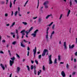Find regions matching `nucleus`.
Returning <instances> with one entry per match:
<instances>
[{
  "mask_svg": "<svg viewBox=\"0 0 77 77\" xmlns=\"http://www.w3.org/2000/svg\"><path fill=\"white\" fill-rule=\"evenodd\" d=\"M37 32H39V30L38 29H36L34 32V33L32 34V36H33V38H35V37H36V33Z\"/></svg>",
  "mask_w": 77,
  "mask_h": 77,
  "instance_id": "nucleus-1",
  "label": "nucleus"
},
{
  "mask_svg": "<svg viewBox=\"0 0 77 77\" xmlns=\"http://www.w3.org/2000/svg\"><path fill=\"white\" fill-rule=\"evenodd\" d=\"M49 64H52L53 63V61H52V60H51V55H50V56H49Z\"/></svg>",
  "mask_w": 77,
  "mask_h": 77,
  "instance_id": "nucleus-2",
  "label": "nucleus"
},
{
  "mask_svg": "<svg viewBox=\"0 0 77 77\" xmlns=\"http://www.w3.org/2000/svg\"><path fill=\"white\" fill-rule=\"evenodd\" d=\"M48 50L45 49L44 50V51H43V53L42 54V56H45V53L46 52H47L48 53Z\"/></svg>",
  "mask_w": 77,
  "mask_h": 77,
  "instance_id": "nucleus-3",
  "label": "nucleus"
},
{
  "mask_svg": "<svg viewBox=\"0 0 77 77\" xmlns=\"http://www.w3.org/2000/svg\"><path fill=\"white\" fill-rule=\"evenodd\" d=\"M34 52V57H35V54L36 53V47H35V48L33 50Z\"/></svg>",
  "mask_w": 77,
  "mask_h": 77,
  "instance_id": "nucleus-4",
  "label": "nucleus"
},
{
  "mask_svg": "<svg viewBox=\"0 0 77 77\" xmlns=\"http://www.w3.org/2000/svg\"><path fill=\"white\" fill-rule=\"evenodd\" d=\"M63 46H64V48L65 50H66L68 48L67 46H66V42H64Z\"/></svg>",
  "mask_w": 77,
  "mask_h": 77,
  "instance_id": "nucleus-5",
  "label": "nucleus"
},
{
  "mask_svg": "<svg viewBox=\"0 0 77 77\" xmlns=\"http://www.w3.org/2000/svg\"><path fill=\"white\" fill-rule=\"evenodd\" d=\"M61 74L63 77H64L66 76L65 73V72L63 71L61 72Z\"/></svg>",
  "mask_w": 77,
  "mask_h": 77,
  "instance_id": "nucleus-6",
  "label": "nucleus"
},
{
  "mask_svg": "<svg viewBox=\"0 0 77 77\" xmlns=\"http://www.w3.org/2000/svg\"><path fill=\"white\" fill-rule=\"evenodd\" d=\"M14 62V61H12L11 60H10V64L11 66H12V64H13Z\"/></svg>",
  "mask_w": 77,
  "mask_h": 77,
  "instance_id": "nucleus-7",
  "label": "nucleus"
},
{
  "mask_svg": "<svg viewBox=\"0 0 77 77\" xmlns=\"http://www.w3.org/2000/svg\"><path fill=\"white\" fill-rule=\"evenodd\" d=\"M74 47V45H72L71 46V45H69V48L71 49V48H73Z\"/></svg>",
  "mask_w": 77,
  "mask_h": 77,
  "instance_id": "nucleus-8",
  "label": "nucleus"
},
{
  "mask_svg": "<svg viewBox=\"0 0 77 77\" xmlns=\"http://www.w3.org/2000/svg\"><path fill=\"white\" fill-rule=\"evenodd\" d=\"M0 66H1L2 69H3V70H5V67H4V65H3L2 64H1Z\"/></svg>",
  "mask_w": 77,
  "mask_h": 77,
  "instance_id": "nucleus-9",
  "label": "nucleus"
},
{
  "mask_svg": "<svg viewBox=\"0 0 77 77\" xmlns=\"http://www.w3.org/2000/svg\"><path fill=\"white\" fill-rule=\"evenodd\" d=\"M48 4V1H47L44 2L43 5H47Z\"/></svg>",
  "mask_w": 77,
  "mask_h": 77,
  "instance_id": "nucleus-10",
  "label": "nucleus"
},
{
  "mask_svg": "<svg viewBox=\"0 0 77 77\" xmlns=\"http://www.w3.org/2000/svg\"><path fill=\"white\" fill-rule=\"evenodd\" d=\"M20 70V67H17V72L18 73L19 72Z\"/></svg>",
  "mask_w": 77,
  "mask_h": 77,
  "instance_id": "nucleus-11",
  "label": "nucleus"
},
{
  "mask_svg": "<svg viewBox=\"0 0 77 77\" xmlns=\"http://www.w3.org/2000/svg\"><path fill=\"white\" fill-rule=\"evenodd\" d=\"M51 16H52V14H51L50 15H48L45 18L46 19H48V18H49L50 17H51Z\"/></svg>",
  "mask_w": 77,
  "mask_h": 77,
  "instance_id": "nucleus-12",
  "label": "nucleus"
},
{
  "mask_svg": "<svg viewBox=\"0 0 77 77\" xmlns=\"http://www.w3.org/2000/svg\"><path fill=\"white\" fill-rule=\"evenodd\" d=\"M48 34H47L46 35V39L47 42L48 41Z\"/></svg>",
  "mask_w": 77,
  "mask_h": 77,
  "instance_id": "nucleus-13",
  "label": "nucleus"
},
{
  "mask_svg": "<svg viewBox=\"0 0 77 77\" xmlns=\"http://www.w3.org/2000/svg\"><path fill=\"white\" fill-rule=\"evenodd\" d=\"M15 22H14L13 23H12V25L10 26V28H11V29L12 27H13V26H14V25H15Z\"/></svg>",
  "mask_w": 77,
  "mask_h": 77,
  "instance_id": "nucleus-14",
  "label": "nucleus"
},
{
  "mask_svg": "<svg viewBox=\"0 0 77 77\" xmlns=\"http://www.w3.org/2000/svg\"><path fill=\"white\" fill-rule=\"evenodd\" d=\"M15 22H14L13 23H12V25L10 26V28H11V29L12 27H13V26H14V25H15Z\"/></svg>",
  "mask_w": 77,
  "mask_h": 77,
  "instance_id": "nucleus-15",
  "label": "nucleus"
},
{
  "mask_svg": "<svg viewBox=\"0 0 77 77\" xmlns=\"http://www.w3.org/2000/svg\"><path fill=\"white\" fill-rule=\"evenodd\" d=\"M70 12H71V10H69L67 13V17H68V16H69V14H70Z\"/></svg>",
  "mask_w": 77,
  "mask_h": 77,
  "instance_id": "nucleus-16",
  "label": "nucleus"
},
{
  "mask_svg": "<svg viewBox=\"0 0 77 77\" xmlns=\"http://www.w3.org/2000/svg\"><path fill=\"white\" fill-rule=\"evenodd\" d=\"M20 45L21 47H25V45H23V44H22V43L21 42H20Z\"/></svg>",
  "mask_w": 77,
  "mask_h": 77,
  "instance_id": "nucleus-17",
  "label": "nucleus"
},
{
  "mask_svg": "<svg viewBox=\"0 0 77 77\" xmlns=\"http://www.w3.org/2000/svg\"><path fill=\"white\" fill-rule=\"evenodd\" d=\"M32 30H33V27H32L30 28L29 30L28 31L29 32H30V31H32Z\"/></svg>",
  "mask_w": 77,
  "mask_h": 77,
  "instance_id": "nucleus-18",
  "label": "nucleus"
},
{
  "mask_svg": "<svg viewBox=\"0 0 77 77\" xmlns=\"http://www.w3.org/2000/svg\"><path fill=\"white\" fill-rule=\"evenodd\" d=\"M45 6V8L46 9H47L48 8V5H44Z\"/></svg>",
  "mask_w": 77,
  "mask_h": 77,
  "instance_id": "nucleus-19",
  "label": "nucleus"
},
{
  "mask_svg": "<svg viewBox=\"0 0 77 77\" xmlns=\"http://www.w3.org/2000/svg\"><path fill=\"white\" fill-rule=\"evenodd\" d=\"M0 3L1 5H4L5 4V2H4L3 1H1L0 2Z\"/></svg>",
  "mask_w": 77,
  "mask_h": 77,
  "instance_id": "nucleus-20",
  "label": "nucleus"
},
{
  "mask_svg": "<svg viewBox=\"0 0 77 77\" xmlns=\"http://www.w3.org/2000/svg\"><path fill=\"white\" fill-rule=\"evenodd\" d=\"M12 2H11V1L10 3V7L11 8H12Z\"/></svg>",
  "mask_w": 77,
  "mask_h": 77,
  "instance_id": "nucleus-21",
  "label": "nucleus"
},
{
  "mask_svg": "<svg viewBox=\"0 0 77 77\" xmlns=\"http://www.w3.org/2000/svg\"><path fill=\"white\" fill-rule=\"evenodd\" d=\"M58 59L59 61H60V55H59L58 57Z\"/></svg>",
  "mask_w": 77,
  "mask_h": 77,
  "instance_id": "nucleus-22",
  "label": "nucleus"
},
{
  "mask_svg": "<svg viewBox=\"0 0 77 77\" xmlns=\"http://www.w3.org/2000/svg\"><path fill=\"white\" fill-rule=\"evenodd\" d=\"M11 59L12 60V61H14L15 60V57H13L12 58H11Z\"/></svg>",
  "mask_w": 77,
  "mask_h": 77,
  "instance_id": "nucleus-23",
  "label": "nucleus"
},
{
  "mask_svg": "<svg viewBox=\"0 0 77 77\" xmlns=\"http://www.w3.org/2000/svg\"><path fill=\"white\" fill-rule=\"evenodd\" d=\"M17 44V42L14 41L12 43V44L13 45H15Z\"/></svg>",
  "mask_w": 77,
  "mask_h": 77,
  "instance_id": "nucleus-24",
  "label": "nucleus"
},
{
  "mask_svg": "<svg viewBox=\"0 0 77 77\" xmlns=\"http://www.w3.org/2000/svg\"><path fill=\"white\" fill-rule=\"evenodd\" d=\"M41 21H42V19H41V18H39L38 19V23H41Z\"/></svg>",
  "mask_w": 77,
  "mask_h": 77,
  "instance_id": "nucleus-25",
  "label": "nucleus"
},
{
  "mask_svg": "<svg viewBox=\"0 0 77 77\" xmlns=\"http://www.w3.org/2000/svg\"><path fill=\"white\" fill-rule=\"evenodd\" d=\"M18 14V11H17L14 13V15L15 16H17V15Z\"/></svg>",
  "mask_w": 77,
  "mask_h": 77,
  "instance_id": "nucleus-26",
  "label": "nucleus"
},
{
  "mask_svg": "<svg viewBox=\"0 0 77 77\" xmlns=\"http://www.w3.org/2000/svg\"><path fill=\"white\" fill-rule=\"evenodd\" d=\"M26 67L27 68L28 70L29 71H30V68L29 67V66H26Z\"/></svg>",
  "mask_w": 77,
  "mask_h": 77,
  "instance_id": "nucleus-27",
  "label": "nucleus"
},
{
  "mask_svg": "<svg viewBox=\"0 0 77 77\" xmlns=\"http://www.w3.org/2000/svg\"><path fill=\"white\" fill-rule=\"evenodd\" d=\"M23 24L24 25H27V23L26 22H22Z\"/></svg>",
  "mask_w": 77,
  "mask_h": 77,
  "instance_id": "nucleus-28",
  "label": "nucleus"
},
{
  "mask_svg": "<svg viewBox=\"0 0 77 77\" xmlns=\"http://www.w3.org/2000/svg\"><path fill=\"white\" fill-rule=\"evenodd\" d=\"M69 4L70 5V7H71V6H72V2H71V1H70Z\"/></svg>",
  "mask_w": 77,
  "mask_h": 77,
  "instance_id": "nucleus-29",
  "label": "nucleus"
},
{
  "mask_svg": "<svg viewBox=\"0 0 77 77\" xmlns=\"http://www.w3.org/2000/svg\"><path fill=\"white\" fill-rule=\"evenodd\" d=\"M27 31H28V30H27V31H25V33H26V35H27L29 34V33L30 32H29V31L28 32Z\"/></svg>",
  "mask_w": 77,
  "mask_h": 77,
  "instance_id": "nucleus-30",
  "label": "nucleus"
},
{
  "mask_svg": "<svg viewBox=\"0 0 77 77\" xmlns=\"http://www.w3.org/2000/svg\"><path fill=\"white\" fill-rule=\"evenodd\" d=\"M55 26V25L54 24H53L52 26V29L53 30H54V26Z\"/></svg>",
  "mask_w": 77,
  "mask_h": 77,
  "instance_id": "nucleus-31",
  "label": "nucleus"
},
{
  "mask_svg": "<svg viewBox=\"0 0 77 77\" xmlns=\"http://www.w3.org/2000/svg\"><path fill=\"white\" fill-rule=\"evenodd\" d=\"M54 63H57V59L56 58L55 59L54 61Z\"/></svg>",
  "mask_w": 77,
  "mask_h": 77,
  "instance_id": "nucleus-32",
  "label": "nucleus"
},
{
  "mask_svg": "<svg viewBox=\"0 0 77 77\" xmlns=\"http://www.w3.org/2000/svg\"><path fill=\"white\" fill-rule=\"evenodd\" d=\"M53 24V22H52L50 24L48 25V26H51Z\"/></svg>",
  "mask_w": 77,
  "mask_h": 77,
  "instance_id": "nucleus-33",
  "label": "nucleus"
},
{
  "mask_svg": "<svg viewBox=\"0 0 77 77\" xmlns=\"http://www.w3.org/2000/svg\"><path fill=\"white\" fill-rule=\"evenodd\" d=\"M66 67L67 69H69V65L68 63L66 64Z\"/></svg>",
  "mask_w": 77,
  "mask_h": 77,
  "instance_id": "nucleus-34",
  "label": "nucleus"
},
{
  "mask_svg": "<svg viewBox=\"0 0 77 77\" xmlns=\"http://www.w3.org/2000/svg\"><path fill=\"white\" fill-rule=\"evenodd\" d=\"M41 72V70H40V71H38V75H39V74Z\"/></svg>",
  "mask_w": 77,
  "mask_h": 77,
  "instance_id": "nucleus-35",
  "label": "nucleus"
},
{
  "mask_svg": "<svg viewBox=\"0 0 77 77\" xmlns=\"http://www.w3.org/2000/svg\"><path fill=\"white\" fill-rule=\"evenodd\" d=\"M25 30H23L22 31H21V32H20L21 33H24V32H25Z\"/></svg>",
  "mask_w": 77,
  "mask_h": 77,
  "instance_id": "nucleus-36",
  "label": "nucleus"
},
{
  "mask_svg": "<svg viewBox=\"0 0 77 77\" xmlns=\"http://www.w3.org/2000/svg\"><path fill=\"white\" fill-rule=\"evenodd\" d=\"M35 62L36 63L37 65H38V61H37L36 60H35Z\"/></svg>",
  "mask_w": 77,
  "mask_h": 77,
  "instance_id": "nucleus-37",
  "label": "nucleus"
},
{
  "mask_svg": "<svg viewBox=\"0 0 77 77\" xmlns=\"http://www.w3.org/2000/svg\"><path fill=\"white\" fill-rule=\"evenodd\" d=\"M45 66H43V71H45Z\"/></svg>",
  "mask_w": 77,
  "mask_h": 77,
  "instance_id": "nucleus-38",
  "label": "nucleus"
},
{
  "mask_svg": "<svg viewBox=\"0 0 77 77\" xmlns=\"http://www.w3.org/2000/svg\"><path fill=\"white\" fill-rule=\"evenodd\" d=\"M62 15H63V14H61L60 15V17L59 18L60 20H61V18H62Z\"/></svg>",
  "mask_w": 77,
  "mask_h": 77,
  "instance_id": "nucleus-39",
  "label": "nucleus"
},
{
  "mask_svg": "<svg viewBox=\"0 0 77 77\" xmlns=\"http://www.w3.org/2000/svg\"><path fill=\"white\" fill-rule=\"evenodd\" d=\"M16 55L17 57H18V58H20V57L19 55H18V54H17V53H16Z\"/></svg>",
  "mask_w": 77,
  "mask_h": 77,
  "instance_id": "nucleus-40",
  "label": "nucleus"
},
{
  "mask_svg": "<svg viewBox=\"0 0 77 77\" xmlns=\"http://www.w3.org/2000/svg\"><path fill=\"white\" fill-rule=\"evenodd\" d=\"M34 67V66H33L32 65L31 66V69H32V70L33 69Z\"/></svg>",
  "mask_w": 77,
  "mask_h": 77,
  "instance_id": "nucleus-41",
  "label": "nucleus"
},
{
  "mask_svg": "<svg viewBox=\"0 0 77 77\" xmlns=\"http://www.w3.org/2000/svg\"><path fill=\"white\" fill-rule=\"evenodd\" d=\"M16 32L17 35H18V30L17 29H16Z\"/></svg>",
  "mask_w": 77,
  "mask_h": 77,
  "instance_id": "nucleus-42",
  "label": "nucleus"
},
{
  "mask_svg": "<svg viewBox=\"0 0 77 77\" xmlns=\"http://www.w3.org/2000/svg\"><path fill=\"white\" fill-rule=\"evenodd\" d=\"M27 52V56H29V51H28Z\"/></svg>",
  "mask_w": 77,
  "mask_h": 77,
  "instance_id": "nucleus-43",
  "label": "nucleus"
},
{
  "mask_svg": "<svg viewBox=\"0 0 77 77\" xmlns=\"http://www.w3.org/2000/svg\"><path fill=\"white\" fill-rule=\"evenodd\" d=\"M41 58V55H40L38 56V59H40Z\"/></svg>",
  "mask_w": 77,
  "mask_h": 77,
  "instance_id": "nucleus-44",
  "label": "nucleus"
},
{
  "mask_svg": "<svg viewBox=\"0 0 77 77\" xmlns=\"http://www.w3.org/2000/svg\"><path fill=\"white\" fill-rule=\"evenodd\" d=\"M0 53H1V54H3L4 53V52H3V51H0Z\"/></svg>",
  "mask_w": 77,
  "mask_h": 77,
  "instance_id": "nucleus-45",
  "label": "nucleus"
},
{
  "mask_svg": "<svg viewBox=\"0 0 77 77\" xmlns=\"http://www.w3.org/2000/svg\"><path fill=\"white\" fill-rule=\"evenodd\" d=\"M2 42H4V43H5V42H6V40H3L2 41Z\"/></svg>",
  "mask_w": 77,
  "mask_h": 77,
  "instance_id": "nucleus-46",
  "label": "nucleus"
},
{
  "mask_svg": "<svg viewBox=\"0 0 77 77\" xmlns=\"http://www.w3.org/2000/svg\"><path fill=\"white\" fill-rule=\"evenodd\" d=\"M17 39H18V38H19V36L18 35V34L17 35Z\"/></svg>",
  "mask_w": 77,
  "mask_h": 77,
  "instance_id": "nucleus-47",
  "label": "nucleus"
},
{
  "mask_svg": "<svg viewBox=\"0 0 77 77\" xmlns=\"http://www.w3.org/2000/svg\"><path fill=\"white\" fill-rule=\"evenodd\" d=\"M53 34H54V31H53L52 32L51 35H53Z\"/></svg>",
  "mask_w": 77,
  "mask_h": 77,
  "instance_id": "nucleus-48",
  "label": "nucleus"
},
{
  "mask_svg": "<svg viewBox=\"0 0 77 77\" xmlns=\"http://www.w3.org/2000/svg\"><path fill=\"white\" fill-rule=\"evenodd\" d=\"M8 66V65H7L5 64L4 66L5 67V68H8V66Z\"/></svg>",
  "mask_w": 77,
  "mask_h": 77,
  "instance_id": "nucleus-49",
  "label": "nucleus"
},
{
  "mask_svg": "<svg viewBox=\"0 0 77 77\" xmlns=\"http://www.w3.org/2000/svg\"><path fill=\"white\" fill-rule=\"evenodd\" d=\"M75 72H74L72 73V75H75Z\"/></svg>",
  "mask_w": 77,
  "mask_h": 77,
  "instance_id": "nucleus-50",
  "label": "nucleus"
},
{
  "mask_svg": "<svg viewBox=\"0 0 77 77\" xmlns=\"http://www.w3.org/2000/svg\"><path fill=\"white\" fill-rule=\"evenodd\" d=\"M75 44H77V38H76V40H75Z\"/></svg>",
  "mask_w": 77,
  "mask_h": 77,
  "instance_id": "nucleus-51",
  "label": "nucleus"
},
{
  "mask_svg": "<svg viewBox=\"0 0 77 77\" xmlns=\"http://www.w3.org/2000/svg\"><path fill=\"white\" fill-rule=\"evenodd\" d=\"M5 17H8V14L7 13H6L5 14Z\"/></svg>",
  "mask_w": 77,
  "mask_h": 77,
  "instance_id": "nucleus-52",
  "label": "nucleus"
},
{
  "mask_svg": "<svg viewBox=\"0 0 77 77\" xmlns=\"http://www.w3.org/2000/svg\"><path fill=\"white\" fill-rule=\"evenodd\" d=\"M52 35H51V36H50V39H52Z\"/></svg>",
  "mask_w": 77,
  "mask_h": 77,
  "instance_id": "nucleus-53",
  "label": "nucleus"
},
{
  "mask_svg": "<svg viewBox=\"0 0 77 77\" xmlns=\"http://www.w3.org/2000/svg\"><path fill=\"white\" fill-rule=\"evenodd\" d=\"M74 62H77V60L75 58L74 59Z\"/></svg>",
  "mask_w": 77,
  "mask_h": 77,
  "instance_id": "nucleus-54",
  "label": "nucleus"
},
{
  "mask_svg": "<svg viewBox=\"0 0 77 77\" xmlns=\"http://www.w3.org/2000/svg\"><path fill=\"white\" fill-rule=\"evenodd\" d=\"M34 70H36V66H34Z\"/></svg>",
  "mask_w": 77,
  "mask_h": 77,
  "instance_id": "nucleus-55",
  "label": "nucleus"
},
{
  "mask_svg": "<svg viewBox=\"0 0 77 77\" xmlns=\"http://www.w3.org/2000/svg\"><path fill=\"white\" fill-rule=\"evenodd\" d=\"M49 29H50V27H48V28H47V31H48V30H49Z\"/></svg>",
  "mask_w": 77,
  "mask_h": 77,
  "instance_id": "nucleus-56",
  "label": "nucleus"
},
{
  "mask_svg": "<svg viewBox=\"0 0 77 77\" xmlns=\"http://www.w3.org/2000/svg\"><path fill=\"white\" fill-rule=\"evenodd\" d=\"M75 56H77V52H76L75 53Z\"/></svg>",
  "mask_w": 77,
  "mask_h": 77,
  "instance_id": "nucleus-57",
  "label": "nucleus"
},
{
  "mask_svg": "<svg viewBox=\"0 0 77 77\" xmlns=\"http://www.w3.org/2000/svg\"><path fill=\"white\" fill-rule=\"evenodd\" d=\"M27 50H30V48H29V46L27 47Z\"/></svg>",
  "mask_w": 77,
  "mask_h": 77,
  "instance_id": "nucleus-58",
  "label": "nucleus"
},
{
  "mask_svg": "<svg viewBox=\"0 0 77 77\" xmlns=\"http://www.w3.org/2000/svg\"><path fill=\"white\" fill-rule=\"evenodd\" d=\"M31 63H34V61L33 60H31Z\"/></svg>",
  "mask_w": 77,
  "mask_h": 77,
  "instance_id": "nucleus-59",
  "label": "nucleus"
},
{
  "mask_svg": "<svg viewBox=\"0 0 77 77\" xmlns=\"http://www.w3.org/2000/svg\"><path fill=\"white\" fill-rule=\"evenodd\" d=\"M13 14H14V12H13V11H12V13L11 14V16H12L13 15Z\"/></svg>",
  "mask_w": 77,
  "mask_h": 77,
  "instance_id": "nucleus-60",
  "label": "nucleus"
},
{
  "mask_svg": "<svg viewBox=\"0 0 77 77\" xmlns=\"http://www.w3.org/2000/svg\"><path fill=\"white\" fill-rule=\"evenodd\" d=\"M34 74L35 75L36 74V70H34Z\"/></svg>",
  "mask_w": 77,
  "mask_h": 77,
  "instance_id": "nucleus-61",
  "label": "nucleus"
},
{
  "mask_svg": "<svg viewBox=\"0 0 77 77\" xmlns=\"http://www.w3.org/2000/svg\"><path fill=\"white\" fill-rule=\"evenodd\" d=\"M28 2H29V0H28L26 1V2L25 3V5H26V4H27V3H28Z\"/></svg>",
  "mask_w": 77,
  "mask_h": 77,
  "instance_id": "nucleus-62",
  "label": "nucleus"
},
{
  "mask_svg": "<svg viewBox=\"0 0 77 77\" xmlns=\"http://www.w3.org/2000/svg\"><path fill=\"white\" fill-rule=\"evenodd\" d=\"M6 5H8V0H6Z\"/></svg>",
  "mask_w": 77,
  "mask_h": 77,
  "instance_id": "nucleus-63",
  "label": "nucleus"
},
{
  "mask_svg": "<svg viewBox=\"0 0 77 77\" xmlns=\"http://www.w3.org/2000/svg\"><path fill=\"white\" fill-rule=\"evenodd\" d=\"M38 18V17H33V19H36V18Z\"/></svg>",
  "mask_w": 77,
  "mask_h": 77,
  "instance_id": "nucleus-64",
  "label": "nucleus"
}]
</instances>
